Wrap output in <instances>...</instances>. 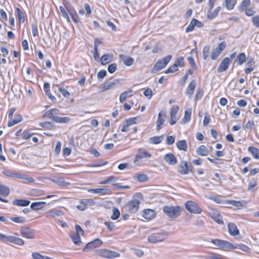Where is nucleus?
<instances>
[{"mask_svg": "<svg viewBox=\"0 0 259 259\" xmlns=\"http://www.w3.org/2000/svg\"><path fill=\"white\" fill-rule=\"evenodd\" d=\"M163 211L167 217L171 219H176L179 217L181 213V208L178 206H168L163 207Z\"/></svg>", "mask_w": 259, "mask_h": 259, "instance_id": "nucleus-1", "label": "nucleus"}, {"mask_svg": "<svg viewBox=\"0 0 259 259\" xmlns=\"http://www.w3.org/2000/svg\"><path fill=\"white\" fill-rule=\"evenodd\" d=\"M171 57V55H169L162 59L158 60L155 64L153 69L151 70V73H155L156 71H159L164 68L169 62Z\"/></svg>", "mask_w": 259, "mask_h": 259, "instance_id": "nucleus-2", "label": "nucleus"}, {"mask_svg": "<svg viewBox=\"0 0 259 259\" xmlns=\"http://www.w3.org/2000/svg\"><path fill=\"white\" fill-rule=\"evenodd\" d=\"M167 237L166 232H162L157 233H153L149 235L148 237V241L151 243H156L163 241Z\"/></svg>", "mask_w": 259, "mask_h": 259, "instance_id": "nucleus-3", "label": "nucleus"}, {"mask_svg": "<svg viewBox=\"0 0 259 259\" xmlns=\"http://www.w3.org/2000/svg\"><path fill=\"white\" fill-rule=\"evenodd\" d=\"M139 204V201L134 198L127 202L125 205L124 208L125 210L128 212L131 213H134L138 210Z\"/></svg>", "mask_w": 259, "mask_h": 259, "instance_id": "nucleus-4", "label": "nucleus"}, {"mask_svg": "<svg viewBox=\"0 0 259 259\" xmlns=\"http://www.w3.org/2000/svg\"><path fill=\"white\" fill-rule=\"evenodd\" d=\"M211 242L217 246L219 247L221 249H236L237 248V246H234L233 244L228 241L220 240V239H212Z\"/></svg>", "mask_w": 259, "mask_h": 259, "instance_id": "nucleus-5", "label": "nucleus"}, {"mask_svg": "<svg viewBox=\"0 0 259 259\" xmlns=\"http://www.w3.org/2000/svg\"><path fill=\"white\" fill-rule=\"evenodd\" d=\"M185 208L190 212L199 214L202 212V209L194 201H188L185 204Z\"/></svg>", "mask_w": 259, "mask_h": 259, "instance_id": "nucleus-6", "label": "nucleus"}, {"mask_svg": "<svg viewBox=\"0 0 259 259\" xmlns=\"http://www.w3.org/2000/svg\"><path fill=\"white\" fill-rule=\"evenodd\" d=\"M227 46L226 42L225 41L219 43L217 47L212 51L211 54V58L212 60H216L222 52L226 48Z\"/></svg>", "mask_w": 259, "mask_h": 259, "instance_id": "nucleus-7", "label": "nucleus"}, {"mask_svg": "<svg viewBox=\"0 0 259 259\" xmlns=\"http://www.w3.org/2000/svg\"><path fill=\"white\" fill-rule=\"evenodd\" d=\"M166 118V112L163 110H161L158 115V118L156 121V130L157 131H159V130L161 128L164 122L165 121Z\"/></svg>", "mask_w": 259, "mask_h": 259, "instance_id": "nucleus-8", "label": "nucleus"}, {"mask_svg": "<svg viewBox=\"0 0 259 259\" xmlns=\"http://www.w3.org/2000/svg\"><path fill=\"white\" fill-rule=\"evenodd\" d=\"M178 171L183 175H186L191 172V166H189L188 163L185 161H182L178 166Z\"/></svg>", "mask_w": 259, "mask_h": 259, "instance_id": "nucleus-9", "label": "nucleus"}, {"mask_svg": "<svg viewBox=\"0 0 259 259\" xmlns=\"http://www.w3.org/2000/svg\"><path fill=\"white\" fill-rule=\"evenodd\" d=\"M60 114L59 110L58 109H52L46 112L42 116L43 118L47 117L51 119L52 121H55V118L58 117Z\"/></svg>", "mask_w": 259, "mask_h": 259, "instance_id": "nucleus-10", "label": "nucleus"}, {"mask_svg": "<svg viewBox=\"0 0 259 259\" xmlns=\"http://www.w3.org/2000/svg\"><path fill=\"white\" fill-rule=\"evenodd\" d=\"M100 255L104 257L110 258L118 257L120 255L118 252L108 249L101 250Z\"/></svg>", "mask_w": 259, "mask_h": 259, "instance_id": "nucleus-11", "label": "nucleus"}, {"mask_svg": "<svg viewBox=\"0 0 259 259\" xmlns=\"http://www.w3.org/2000/svg\"><path fill=\"white\" fill-rule=\"evenodd\" d=\"M230 64V59L226 57L221 61L217 68L218 72H222L226 71L229 67Z\"/></svg>", "mask_w": 259, "mask_h": 259, "instance_id": "nucleus-12", "label": "nucleus"}, {"mask_svg": "<svg viewBox=\"0 0 259 259\" xmlns=\"http://www.w3.org/2000/svg\"><path fill=\"white\" fill-rule=\"evenodd\" d=\"M209 214L211 218L216 223L221 225L224 224L222 217L219 211L217 210H212Z\"/></svg>", "mask_w": 259, "mask_h": 259, "instance_id": "nucleus-13", "label": "nucleus"}, {"mask_svg": "<svg viewBox=\"0 0 259 259\" xmlns=\"http://www.w3.org/2000/svg\"><path fill=\"white\" fill-rule=\"evenodd\" d=\"M21 235L28 239H33L34 238L33 230L29 228L22 227L20 229Z\"/></svg>", "mask_w": 259, "mask_h": 259, "instance_id": "nucleus-14", "label": "nucleus"}, {"mask_svg": "<svg viewBox=\"0 0 259 259\" xmlns=\"http://www.w3.org/2000/svg\"><path fill=\"white\" fill-rule=\"evenodd\" d=\"M163 159L169 165H175L177 163L176 157L171 153H168L164 155Z\"/></svg>", "mask_w": 259, "mask_h": 259, "instance_id": "nucleus-15", "label": "nucleus"}, {"mask_svg": "<svg viewBox=\"0 0 259 259\" xmlns=\"http://www.w3.org/2000/svg\"><path fill=\"white\" fill-rule=\"evenodd\" d=\"M63 213L61 210L56 209H52L46 212L45 215L46 218L50 219L56 217L61 216L63 215Z\"/></svg>", "mask_w": 259, "mask_h": 259, "instance_id": "nucleus-16", "label": "nucleus"}, {"mask_svg": "<svg viewBox=\"0 0 259 259\" xmlns=\"http://www.w3.org/2000/svg\"><path fill=\"white\" fill-rule=\"evenodd\" d=\"M118 82L117 80H115L113 81L105 82L101 85L100 88L102 89V91H105L113 89L117 85Z\"/></svg>", "mask_w": 259, "mask_h": 259, "instance_id": "nucleus-17", "label": "nucleus"}, {"mask_svg": "<svg viewBox=\"0 0 259 259\" xmlns=\"http://www.w3.org/2000/svg\"><path fill=\"white\" fill-rule=\"evenodd\" d=\"M151 155L148 153L147 150L144 148H140L139 149L138 154L136 155L135 158L136 159H142L144 158H150Z\"/></svg>", "mask_w": 259, "mask_h": 259, "instance_id": "nucleus-18", "label": "nucleus"}, {"mask_svg": "<svg viewBox=\"0 0 259 259\" xmlns=\"http://www.w3.org/2000/svg\"><path fill=\"white\" fill-rule=\"evenodd\" d=\"M228 228L229 234L235 236L239 234V230L237 229L236 225L233 223H229L228 224Z\"/></svg>", "mask_w": 259, "mask_h": 259, "instance_id": "nucleus-19", "label": "nucleus"}, {"mask_svg": "<svg viewBox=\"0 0 259 259\" xmlns=\"http://www.w3.org/2000/svg\"><path fill=\"white\" fill-rule=\"evenodd\" d=\"M119 58L123 62L124 64L127 66H131L134 62V60L133 58L123 54H120L119 55Z\"/></svg>", "mask_w": 259, "mask_h": 259, "instance_id": "nucleus-20", "label": "nucleus"}, {"mask_svg": "<svg viewBox=\"0 0 259 259\" xmlns=\"http://www.w3.org/2000/svg\"><path fill=\"white\" fill-rule=\"evenodd\" d=\"M195 87L196 82L193 80L190 82L186 91V94L189 98H191L193 94Z\"/></svg>", "mask_w": 259, "mask_h": 259, "instance_id": "nucleus-21", "label": "nucleus"}, {"mask_svg": "<svg viewBox=\"0 0 259 259\" xmlns=\"http://www.w3.org/2000/svg\"><path fill=\"white\" fill-rule=\"evenodd\" d=\"M10 193V190L9 188L7 187L2 185L0 184V193L3 196L6 197ZM0 201L4 202H8V200L2 198L0 197Z\"/></svg>", "mask_w": 259, "mask_h": 259, "instance_id": "nucleus-22", "label": "nucleus"}, {"mask_svg": "<svg viewBox=\"0 0 259 259\" xmlns=\"http://www.w3.org/2000/svg\"><path fill=\"white\" fill-rule=\"evenodd\" d=\"M133 91L132 90H129L126 91H125L123 93H122L120 96H119V101L120 103H122L124 101H126V100L132 97L133 96Z\"/></svg>", "mask_w": 259, "mask_h": 259, "instance_id": "nucleus-23", "label": "nucleus"}, {"mask_svg": "<svg viewBox=\"0 0 259 259\" xmlns=\"http://www.w3.org/2000/svg\"><path fill=\"white\" fill-rule=\"evenodd\" d=\"M155 215V212L154 210L153 209H147L144 210L143 217L146 220H150L154 218Z\"/></svg>", "mask_w": 259, "mask_h": 259, "instance_id": "nucleus-24", "label": "nucleus"}, {"mask_svg": "<svg viewBox=\"0 0 259 259\" xmlns=\"http://www.w3.org/2000/svg\"><path fill=\"white\" fill-rule=\"evenodd\" d=\"M113 55L106 54L103 55L100 60L101 64L105 65L111 62L113 60Z\"/></svg>", "mask_w": 259, "mask_h": 259, "instance_id": "nucleus-25", "label": "nucleus"}, {"mask_svg": "<svg viewBox=\"0 0 259 259\" xmlns=\"http://www.w3.org/2000/svg\"><path fill=\"white\" fill-rule=\"evenodd\" d=\"M220 10L221 7L219 6L217 7L213 12L212 11V10H208V11L207 12V18L210 20L214 19L215 17L217 16Z\"/></svg>", "mask_w": 259, "mask_h": 259, "instance_id": "nucleus-26", "label": "nucleus"}, {"mask_svg": "<svg viewBox=\"0 0 259 259\" xmlns=\"http://www.w3.org/2000/svg\"><path fill=\"white\" fill-rule=\"evenodd\" d=\"M88 191L92 193H98L102 194H109L111 193L110 190L106 188H97L95 189H89Z\"/></svg>", "mask_w": 259, "mask_h": 259, "instance_id": "nucleus-27", "label": "nucleus"}, {"mask_svg": "<svg viewBox=\"0 0 259 259\" xmlns=\"http://www.w3.org/2000/svg\"><path fill=\"white\" fill-rule=\"evenodd\" d=\"M51 181L57 184L60 186H68L70 185L69 182H65L64 178H55L51 179Z\"/></svg>", "mask_w": 259, "mask_h": 259, "instance_id": "nucleus-28", "label": "nucleus"}, {"mask_svg": "<svg viewBox=\"0 0 259 259\" xmlns=\"http://www.w3.org/2000/svg\"><path fill=\"white\" fill-rule=\"evenodd\" d=\"M192 110L189 108L185 111V115L181 120L182 124H185L188 122L191 119Z\"/></svg>", "mask_w": 259, "mask_h": 259, "instance_id": "nucleus-29", "label": "nucleus"}, {"mask_svg": "<svg viewBox=\"0 0 259 259\" xmlns=\"http://www.w3.org/2000/svg\"><path fill=\"white\" fill-rule=\"evenodd\" d=\"M208 150L204 145H201L197 150L196 153L200 156H206L208 154Z\"/></svg>", "mask_w": 259, "mask_h": 259, "instance_id": "nucleus-30", "label": "nucleus"}, {"mask_svg": "<svg viewBox=\"0 0 259 259\" xmlns=\"http://www.w3.org/2000/svg\"><path fill=\"white\" fill-rule=\"evenodd\" d=\"M69 236L72 241L75 244L80 245V244L81 243V241L79 235L75 234V232H73L70 234Z\"/></svg>", "mask_w": 259, "mask_h": 259, "instance_id": "nucleus-31", "label": "nucleus"}, {"mask_svg": "<svg viewBox=\"0 0 259 259\" xmlns=\"http://www.w3.org/2000/svg\"><path fill=\"white\" fill-rule=\"evenodd\" d=\"M8 242L13 243L18 245H23L24 244V242L22 239L12 236H9Z\"/></svg>", "mask_w": 259, "mask_h": 259, "instance_id": "nucleus-32", "label": "nucleus"}, {"mask_svg": "<svg viewBox=\"0 0 259 259\" xmlns=\"http://www.w3.org/2000/svg\"><path fill=\"white\" fill-rule=\"evenodd\" d=\"M248 151L254 158L259 159V149L258 148L254 146H250L248 148Z\"/></svg>", "mask_w": 259, "mask_h": 259, "instance_id": "nucleus-33", "label": "nucleus"}, {"mask_svg": "<svg viewBox=\"0 0 259 259\" xmlns=\"http://www.w3.org/2000/svg\"><path fill=\"white\" fill-rule=\"evenodd\" d=\"M13 203V204L17 206H26L29 204L30 201L24 199H15Z\"/></svg>", "mask_w": 259, "mask_h": 259, "instance_id": "nucleus-34", "label": "nucleus"}, {"mask_svg": "<svg viewBox=\"0 0 259 259\" xmlns=\"http://www.w3.org/2000/svg\"><path fill=\"white\" fill-rule=\"evenodd\" d=\"M177 148L180 150L186 151L188 149L187 144L185 140L179 141L176 143Z\"/></svg>", "mask_w": 259, "mask_h": 259, "instance_id": "nucleus-35", "label": "nucleus"}, {"mask_svg": "<svg viewBox=\"0 0 259 259\" xmlns=\"http://www.w3.org/2000/svg\"><path fill=\"white\" fill-rule=\"evenodd\" d=\"M45 204V202H34L31 204L30 208L33 210H39L42 207L43 205Z\"/></svg>", "mask_w": 259, "mask_h": 259, "instance_id": "nucleus-36", "label": "nucleus"}, {"mask_svg": "<svg viewBox=\"0 0 259 259\" xmlns=\"http://www.w3.org/2000/svg\"><path fill=\"white\" fill-rule=\"evenodd\" d=\"M134 179L140 182H145L148 180V177L146 174H141L135 176Z\"/></svg>", "mask_w": 259, "mask_h": 259, "instance_id": "nucleus-37", "label": "nucleus"}, {"mask_svg": "<svg viewBox=\"0 0 259 259\" xmlns=\"http://www.w3.org/2000/svg\"><path fill=\"white\" fill-rule=\"evenodd\" d=\"M164 138L163 135H161L160 136H154L151 137L149 139V141L150 143L153 144H158L160 143L163 140Z\"/></svg>", "mask_w": 259, "mask_h": 259, "instance_id": "nucleus-38", "label": "nucleus"}, {"mask_svg": "<svg viewBox=\"0 0 259 259\" xmlns=\"http://www.w3.org/2000/svg\"><path fill=\"white\" fill-rule=\"evenodd\" d=\"M22 120V117L21 115L18 114L16 116L14 120H10L8 123V126L11 127L16 124L20 122Z\"/></svg>", "mask_w": 259, "mask_h": 259, "instance_id": "nucleus-39", "label": "nucleus"}, {"mask_svg": "<svg viewBox=\"0 0 259 259\" xmlns=\"http://www.w3.org/2000/svg\"><path fill=\"white\" fill-rule=\"evenodd\" d=\"M250 5V0H243L239 6V10L242 12L245 11Z\"/></svg>", "mask_w": 259, "mask_h": 259, "instance_id": "nucleus-40", "label": "nucleus"}, {"mask_svg": "<svg viewBox=\"0 0 259 259\" xmlns=\"http://www.w3.org/2000/svg\"><path fill=\"white\" fill-rule=\"evenodd\" d=\"M112 211L113 213L111 216V219L112 220H116L120 216V211L117 207H113Z\"/></svg>", "mask_w": 259, "mask_h": 259, "instance_id": "nucleus-41", "label": "nucleus"}, {"mask_svg": "<svg viewBox=\"0 0 259 259\" xmlns=\"http://www.w3.org/2000/svg\"><path fill=\"white\" fill-rule=\"evenodd\" d=\"M70 120V119L68 117L58 116L57 118H55L54 122L60 123H67Z\"/></svg>", "mask_w": 259, "mask_h": 259, "instance_id": "nucleus-42", "label": "nucleus"}, {"mask_svg": "<svg viewBox=\"0 0 259 259\" xmlns=\"http://www.w3.org/2000/svg\"><path fill=\"white\" fill-rule=\"evenodd\" d=\"M226 6L228 10H232L236 3V0H225Z\"/></svg>", "mask_w": 259, "mask_h": 259, "instance_id": "nucleus-43", "label": "nucleus"}, {"mask_svg": "<svg viewBox=\"0 0 259 259\" xmlns=\"http://www.w3.org/2000/svg\"><path fill=\"white\" fill-rule=\"evenodd\" d=\"M246 55L244 53H242L237 57V64L239 65L243 64L246 61Z\"/></svg>", "mask_w": 259, "mask_h": 259, "instance_id": "nucleus-44", "label": "nucleus"}, {"mask_svg": "<svg viewBox=\"0 0 259 259\" xmlns=\"http://www.w3.org/2000/svg\"><path fill=\"white\" fill-rule=\"evenodd\" d=\"M210 52V47L208 45L204 46L203 49V58L206 60L208 58Z\"/></svg>", "mask_w": 259, "mask_h": 259, "instance_id": "nucleus-45", "label": "nucleus"}, {"mask_svg": "<svg viewBox=\"0 0 259 259\" xmlns=\"http://www.w3.org/2000/svg\"><path fill=\"white\" fill-rule=\"evenodd\" d=\"M17 12L18 14V17L20 23H24L25 21V17H24L23 12L19 8H17Z\"/></svg>", "mask_w": 259, "mask_h": 259, "instance_id": "nucleus-46", "label": "nucleus"}, {"mask_svg": "<svg viewBox=\"0 0 259 259\" xmlns=\"http://www.w3.org/2000/svg\"><path fill=\"white\" fill-rule=\"evenodd\" d=\"M11 220L17 223L22 224L25 221V219L21 217H11Z\"/></svg>", "mask_w": 259, "mask_h": 259, "instance_id": "nucleus-47", "label": "nucleus"}, {"mask_svg": "<svg viewBox=\"0 0 259 259\" xmlns=\"http://www.w3.org/2000/svg\"><path fill=\"white\" fill-rule=\"evenodd\" d=\"M178 70V67L175 63L169 67L165 72V74L174 73Z\"/></svg>", "mask_w": 259, "mask_h": 259, "instance_id": "nucleus-48", "label": "nucleus"}, {"mask_svg": "<svg viewBox=\"0 0 259 259\" xmlns=\"http://www.w3.org/2000/svg\"><path fill=\"white\" fill-rule=\"evenodd\" d=\"M175 64H176L178 67L179 66L180 67H182L184 66V60L183 57H179L177 58Z\"/></svg>", "mask_w": 259, "mask_h": 259, "instance_id": "nucleus-49", "label": "nucleus"}, {"mask_svg": "<svg viewBox=\"0 0 259 259\" xmlns=\"http://www.w3.org/2000/svg\"><path fill=\"white\" fill-rule=\"evenodd\" d=\"M81 200L87 207H88V206L93 205L95 204V202L93 199H82Z\"/></svg>", "mask_w": 259, "mask_h": 259, "instance_id": "nucleus-50", "label": "nucleus"}, {"mask_svg": "<svg viewBox=\"0 0 259 259\" xmlns=\"http://www.w3.org/2000/svg\"><path fill=\"white\" fill-rule=\"evenodd\" d=\"M59 9H60V12L62 14V15L67 20V21L69 22L70 21L69 17L68 14L66 12L65 9H64V8L62 6H60Z\"/></svg>", "mask_w": 259, "mask_h": 259, "instance_id": "nucleus-51", "label": "nucleus"}, {"mask_svg": "<svg viewBox=\"0 0 259 259\" xmlns=\"http://www.w3.org/2000/svg\"><path fill=\"white\" fill-rule=\"evenodd\" d=\"M195 27V22L193 21V19L191 21L189 25L188 26L186 29V32L188 33L192 31Z\"/></svg>", "mask_w": 259, "mask_h": 259, "instance_id": "nucleus-52", "label": "nucleus"}, {"mask_svg": "<svg viewBox=\"0 0 259 259\" xmlns=\"http://www.w3.org/2000/svg\"><path fill=\"white\" fill-rule=\"evenodd\" d=\"M117 180V178L114 176H110L108 177L106 180L104 181L101 182L100 183V184H107L109 183L110 182H111L112 181H115Z\"/></svg>", "mask_w": 259, "mask_h": 259, "instance_id": "nucleus-53", "label": "nucleus"}, {"mask_svg": "<svg viewBox=\"0 0 259 259\" xmlns=\"http://www.w3.org/2000/svg\"><path fill=\"white\" fill-rule=\"evenodd\" d=\"M134 119L135 118H130L128 119H125L123 121V123L125 124V126H127V127L130 126V125H131L133 124H136L137 122L134 121Z\"/></svg>", "mask_w": 259, "mask_h": 259, "instance_id": "nucleus-54", "label": "nucleus"}, {"mask_svg": "<svg viewBox=\"0 0 259 259\" xmlns=\"http://www.w3.org/2000/svg\"><path fill=\"white\" fill-rule=\"evenodd\" d=\"M117 65L116 63H113L110 64L108 67V71L110 73H113L116 70Z\"/></svg>", "mask_w": 259, "mask_h": 259, "instance_id": "nucleus-55", "label": "nucleus"}, {"mask_svg": "<svg viewBox=\"0 0 259 259\" xmlns=\"http://www.w3.org/2000/svg\"><path fill=\"white\" fill-rule=\"evenodd\" d=\"M179 107L177 105H174L172 106L170 109V116H176Z\"/></svg>", "mask_w": 259, "mask_h": 259, "instance_id": "nucleus-56", "label": "nucleus"}, {"mask_svg": "<svg viewBox=\"0 0 259 259\" xmlns=\"http://www.w3.org/2000/svg\"><path fill=\"white\" fill-rule=\"evenodd\" d=\"M227 203L236 207H240L241 206V203L239 201H236L234 200H227Z\"/></svg>", "mask_w": 259, "mask_h": 259, "instance_id": "nucleus-57", "label": "nucleus"}, {"mask_svg": "<svg viewBox=\"0 0 259 259\" xmlns=\"http://www.w3.org/2000/svg\"><path fill=\"white\" fill-rule=\"evenodd\" d=\"M152 90L148 88L146 90H145L143 94L148 99H150L152 98Z\"/></svg>", "mask_w": 259, "mask_h": 259, "instance_id": "nucleus-58", "label": "nucleus"}, {"mask_svg": "<svg viewBox=\"0 0 259 259\" xmlns=\"http://www.w3.org/2000/svg\"><path fill=\"white\" fill-rule=\"evenodd\" d=\"M59 90L61 92V93L62 94V95L65 97L68 98L70 96V93L68 91H67L65 89L62 88H59Z\"/></svg>", "mask_w": 259, "mask_h": 259, "instance_id": "nucleus-59", "label": "nucleus"}, {"mask_svg": "<svg viewBox=\"0 0 259 259\" xmlns=\"http://www.w3.org/2000/svg\"><path fill=\"white\" fill-rule=\"evenodd\" d=\"M252 21L256 27L259 28V15L253 17L252 18Z\"/></svg>", "mask_w": 259, "mask_h": 259, "instance_id": "nucleus-60", "label": "nucleus"}, {"mask_svg": "<svg viewBox=\"0 0 259 259\" xmlns=\"http://www.w3.org/2000/svg\"><path fill=\"white\" fill-rule=\"evenodd\" d=\"M104 224L110 231H113L115 228V226L112 222H105Z\"/></svg>", "mask_w": 259, "mask_h": 259, "instance_id": "nucleus-61", "label": "nucleus"}, {"mask_svg": "<svg viewBox=\"0 0 259 259\" xmlns=\"http://www.w3.org/2000/svg\"><path fill=\"white\" fill-rule=\"evenodd\" d=\"M75 234H78L80 236V235H83L84 233L83 230L81 229V228L78 225H76L75 226Z\"/></svg>", "mask_w": 259, "mask_h": 259, "instance_id": "nucleus-62", "label": "nucleus"}, {"mask_svg": "<svg viewBox=\"0 0 259 259\" xmlns=\"http://www.w3.org/2000/svg\"><path fill=\"white\" fill-rule=\"evenodd\" d=\"M106 74L107 72L105 70H101L98 72L97 77L99 79H103L105 77Z\"/></svg>", "mask_w": 259, "mask_h": 259, "instance_id": "nucleus-63", "label": "nucleus"}, {"mask_svg": "<svg viewBox=\"0 0 259 259\" xmlns=\"http://www.w3.org/2000/svg\"><path fill=\"white\" fill-rule=\"evenodd\" d=\"M32 256L33 259H44L45 256L42 255L38 252H33L32 253Z\"/></svg>", "mask_w": 259, "mask_h": 259, "instance_id": "nucleus-64", "label": "nucleus"}]
</instances>
